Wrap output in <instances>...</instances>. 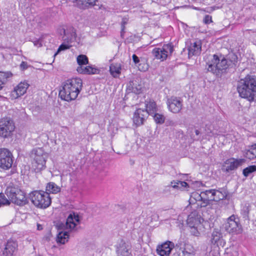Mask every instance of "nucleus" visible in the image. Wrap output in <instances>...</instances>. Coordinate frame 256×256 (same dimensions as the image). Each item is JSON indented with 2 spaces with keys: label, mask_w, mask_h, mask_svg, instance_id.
Returning a JSON list of instances; mask_svg holds the SVG:
<instances>
[{
  "label": "nucleus",
  "mask_w": 256,
  "mask_h": 256,
  "mask_svg": "<svg viewBox=\"0 0 256 256\" xmlns=\"http://www.w3.org/2000/svg\"><path fill=\"white\" fill-rule=\"evenodd\" d=\"M236 90L242 98L250 102L256 100V77L247 75L237 82Z\"/></svg>",
  "instance_id": "1"
},
{
  "label": "nucleus",
  "mask_w": 256,
  "mask_h": 256,
  "mask_svg": "<svg viewBox=\"0 0 256 256\" xmlns=\"http://www.w3.org/2000/svg\"><path fill=\"white\" fill-rule=\"evenodd\" d=\"M82 80L80 78L68 80L65 82V100H75L82 90Z\"/></svg>",
  "instance_id": "2"
},
{
  "label": "nucleus",
  "mask_w": 256,
  "mask_h": 256,
  "mask_svg": "<svg viewBox=\"0 0 256 256\" xmlns=\"http://www.w3.org/2000/svg\"><path fill=\"white\" fill-rule=\"evenodd\" d=\"M208 70L211 72L216 76H220L230 66L228 60L224 56H221L220 59L216 54L212 56V58L208 64Z\"/></svg>",
  "instance_id": "3"
},
{
  "label": "nucleus",
  "mask_w": 256,
  "mask_h": 256,
  "mask_svg": "<svg viewBox=\"0 0 256 256\" xmlns=\"http://www.w3.org/2000/svg\"><path fill=\"white\" fill-rule=\"evenodd\" d=\"M32 203L36 207L41 208H48L51 204V198L48 192L36 190L30 194Z\"/></svg>",
  "instance_id": "4"
},
{
  "label": "nucleus",
  "mask_w": 256,
  "mask_h": 256,
  "mask_svg": "<svg viewBox=\"0 0 256 256\" xmlns=\"http://www.w3.org/2000/svg\"><path fill=\"white\" fill-rule=\"evenodd\" d=\"M32 158V168L35 172H38L45 168L46 154L42 148H38L32 150L31 154Z\"/></svg>",
  "instance_id": "5"
},
{
  "label": "nucleus",
  "mask_w": 256,
  "mask_h": 256,
  "mask_svg": "<svg viewBox=\"0 0 256 256\" xmlns=\"http://www.w3.org/2000/svg\"><path fill=\"white\" fill-rule=\"evenodd\" d=\"M5 193L8 198L10 202L11 201L18 206H24L28 202L24 192L17 188L8 187Z\"/></svg>",
  "instance_id": "6"
},
{
  "label": "nucleus",
  "mask_w": 256,
  "mask_h": 256,
  "mask_svg": "<svg viewBox=\"0 0 256 256\" xmlns=\"http://www.w3.org/2000/svg\"><path fill=\"white\" fill-rule=\"evenodd\" d=\"M80 223V216L78 214H70L65 222V240H68L70 236H74V232H76V226Z\"/></svg>",
  "instance_id": "7"
},
{
  "label": "nucleus",
  "mask_w": 256,
  "mask_h": 256,
  "mask_svg": "<svg viewBox=\"0 0 256 256\" xmlns=\"http://www.w3.org/2000/svg\"><path fill=\"white\" fill-rule=\"evenodd\" d=\"M224 226L226 231L232 235L238 234L242 232L240 219L234 214L232 215L227 218Z\"/></svg>",
  "instance_id": "8"
},
{
  "label": "nucleus",
  "mask_w": 256,
  "mask_h": 256,
  "mask_svg": "<svg viewBox=\"0 0 256 256\" xmlns=\"http://www.w3.org/2000/svg\"><path fill=\"white\" fill-rule=\"evenodd\" d=\"M15 129V125L12 120L5 117L0 120V137L9 138L12 137Z\"/></svg>",
  "instance_id": "9"
},
{
  "label": "nucleus",
  "mask_w": 256,
  "mask_h": 256,
  "mask_svg": "<svg viewBox=\"0 0 256 256\" xmlns=\"http://www.w3.org/2000/svg\"><path fill=\"white\" fill-rule=\"evenodd\" d=\"M174 51V48L172 44H164L162 48H155L152 54L155 58L164 61L166 59L169 54H171Z\"/></svg>",
  "instance_id": "10"
},
{
  "label": "nucleus",
  "mask_w": 256,
  "mask_h": 256,
  "mask_svg": "<svg viewBox=\"0 0 256 256\" xmlns=\"http://www.w3.org/2000/svg\"><path fill=\"white\" fill-rule=\"evenodd\" d=\"M12 152L7 148H0V168L7 170L12 168L13 164Z\"/></svg>",
  "instance_id": "11"
},
{
  "label": "nucleus",
  "mask_w": 256,
  "mask_h": 256,
  "mask_svg": "<svg viewBox=\"0 0 256 256\" xmlns=\"http://www.w3.org/2000/svg\"><path fill=\"white\" fill-rule=\"evenodd\" d=\"M168 110L174 114H178L182 108V100L180 98L172 96L167 100Z\"/></svg>",
  "instance_id": "12"
},
{
  "label": "nucleus",
  "mask_w": 256,
  "mask_h": 256,
  "mask_svg": "<svg viewBox=\"0 0 256 256\" xmlns=\"http://www.w3.org/2000/svg\"><path fill=\"white\" fill-rule=\"evenodd\" d=\"M246 162V160L244 158L236 159L232 158L227 160L223 165L222 170L224 172H229L232 170H236L238 166H242Z\"/></svg>",
  "instance_id": "13"
},
{
  "label": "nucleus",
  "mask_w": 256,
  "mask_h": 256,
  "mask_svg": "<svg viewBox=\"0 0 256 256\" xmlns=\"http://www.w3.org/2000/svg\"><path fill=\"white\" fill-rule=\"evenodd\" d=\"M76 40V30L72 26L67 28L66 31L65 30V50L68 49L72 46Z\"/></svg>",
  "instance_id": "14"
},
{
  "label": "nucleus",
  "mask_w": 256,
  "mask_h": 256,
  "mask_svg": "<svg viewBox=\"0 0 256 256\" xmlns=\"http://www.w3.org/2000/svg\"><path fill=\"white\" fill-rule=\"evenodd\" d=\"M29 86V84L26 81L19 83L11 92L10 96L12 98L16 99L24 95L26 92Z\"/></svg>",
  "instance_id": "15"
},
{
  "label": "nucleus",
  "mask_w": 256,
  "mask_h": 256,
  "mask_svg": "<svg viewBox=\"0 0 256 256\" xmlns=\"http://www.w3.org/2000/svg\"><path fill=\"white\" fill-rule=\"evenodd\" d=\"M148 117V112L144 109L138 108L134 114L133 122L136 126H141Z\"/></svg>",
  "instance_id": "16"
},
{
  "label": "nucleus",
  "mask_w": 256,
  "mask_h": 256,
  "mask_svg": "<svg viewBox=\"0 0 256 256\" xmlns=\"http://www.w3.org/2000/svg\"><path fill=\"white\" fill-rule=\"evenodd\" d=\"M174 246L173 242L167 241L158 246L156 248L157 253L160 256H169Z\"/></svg>",
  "instance_id": "17"
},
{
  "label": "nucleus",
  "mask_w": 256,
  "mask_h": 256,
  "mask_svg": "<svg viewBox=\"0 0 256 256\" xmlns=\"http://www.w3.org/2000/svg\"><path fill=\"white\" fill-rule=\"evenodd\" d=\"M129 246L124 241L122 240L116 246V256H130L131 252Z\"/></svg>",
  "instance_id": "18"
},
{
  "label": "nucleus",
  "mask_w": 256,
  "mask_h": 256,
  "mask_svg": "<svg viewBox=\"0 0 256 256\" xmlns=\"http://www.w3.org/2000/svg\"><path fill=\"white\" fill-rule=\"evenodd\" d=\"M200 216L196 211L192 212L188 216L187 224L190 227L200 226Z\"/></svg>",
  "instance_id": "19"
},
{
  "label": "nucleus",
  "mask_w": 256,
  "mask_h": 256,
  "mask_svg": "<svg viewBox=\"0 0 256 256\" xmlns=\"http://www.w3.org/2000/svg\"><path fill=\"white\" fill-rule=\"evenodd\" d=\"M221 190H214L207 192L208 193L212 192V196H208L209 202L210 200L218 202L225 199L227 196L228 192L224 190L221 189Z\"/></svg>",
  "instance_id": "20"
},
{
  "label": "nucleus",
  "mask_w": 256,
  "mask_h": 256,
  "mask_svg": "<svg viewBox=\"0 0 256 256\" xmlns=\"http://www.w3.org/2000/svg\"><path fill=\"white\" fill-rule=\"evenodd\" d=\"M202 50V43L200 40L192 42L188 48V58L193 56H198L200 54Z\"/></svg>",
  "instance_id": "21"
},
{
  "label": "nucleus",
  "mask_w": 256,
  "mask_h": 256,
  "mask_svg": "<svg viewBox=\"0 0 256 256\" xmlns=\"http://www.w3.org/2000/svg\"><path fill=\"white\" fill-rule=\"evenodd\" d=\"M77 72L80 74H98L100 70L92 66H78L76 68Z\"/></svg>",
  "instance_id": "22"
},
{
  "label": "nucleus",
  "mask_w": 256,
  "mask_h": 256,
  "mask_svg": "<svg viewBox=\"0 0 256 256\" xmlns=\"http://www.w3.org/2000/svg\"><path fill=\"white\" fill-rule=\"evenodd\" d=\"M58 234L56 238L58 244H64V224L60 222H57L55 224Z\"/></svg>",
  "instance_id": "23"
},
{
  "label": "nucleus",
  "mask_w": 256,
  "mask_h": 256,
  "mask_svg": "<svg viewBox=\"0 0 256 256\" xmlns=\"http://www.w3.org/2000/svg\"><path fill=\"white\" fill-rule=\"evenodd\" d=\"M211 242L217 246H222L224 243L222 234L218 229H214L211 238Z\"/></svg>",
  "instance_id": "24"
},
{
  "label": "nucleus",
  "mask_w": 256,
  "mask_h": 256,
  "mask_svg": "<svg viewBox=\"0 0 256 256\" xmlns=\"http://www.w3.org/2000/svg\"><path fill=\"white\" fill-rule=\"evenodd\" d=\"M191 198H194L196 202H201L200 204V207H205L209 204L208 198H205L202 192L199 194L197 192L192 193Z\"/></svg>",
  "instance_id": "25"
},
{
  "label": "nucleus",
  "mask_w": 256,
  "mask_h": 256,
  "mask_svg": "<svg viewBox=\"0 0 256 256\" xmlns=\"http://www.w3.org/2000/svg\"><path fill=\"white\" fill-rule=\"evenodd\" d=\"M16 246L17 244L11 240H8L6 245L3 254L5 256H12L16 250Z\"/></svg>",
  "instance_id": "26"
},
{
  "label": "nucleus",
  "mask_w": 256,
  "mask_h": 256,
  "mask_svg": "<svg viewBox=\"0 0 256 256\" xmlns=\"http://www.w3.org/2000/svg\"><path fill=\"white\" fill-rule=\"evenodd\" d=\"M145 104L146 108L144 110L148 112V116L153 114L156 112L158 110L156 104L154 100H150L149 101H146Z\"/></svg>",
  "instance_id": "27"
},
{
  "label": "nucleus",
  "mask_w": 256,
  "mask_h": 256,
  "mask_svg": "<svg viewBox=\"0 0 256 256\" xmlns=\"http://www.w3.org/2000/svg\"><path fill=\"white\" fill-rule=\"evenodd\" d=\"M122 66L120 63H114L110 64V74L114 78L118 76L121 72Z\"/></svg>",
  "instance_id": "28"
},
{
  "label": "nucleus",
  "mask_w": 256,
  "mask_h": 256,
  "mask_svg": "<svg viewBox=\"0 0 256 256\" xmlns=\"http://www.w3.org/2000/svg\"><path fill=\"white\" fill-rule=\"evenodd\" d=\"M60 188L59 186H57L53 182H48L46 186V192H48V195L50 194H57L60 192Z\"/></svg>",
  "instance_id": "29"
},
{
  "label": "nucleus",
  "mask_w": 256,
  "mask_h": 256,
  "mask_svg": "<svg viewBox=\"0 0 256 256\" xmlns=\"http://www.w3.org/2000/svg\"><path fill=\"white\" fill-rule=\"evenodd\" d=\"M80 8H85L96 5V0H76Z\"/></svg>",
  "instance_id": "30"
},
{
  "label": "nucleus",
  "mask_w": 256,
  "mask_h": 256,
  "mask_svg": "<svg viewBox=\"0 0 256 256\" xmlns=\"http://www.w3.org/2000/svg\"><path fill=\"white\" fill-rule=\"evenodd\" d=\"M12 76V74L10 72H0V90L3 88V85L7 82L8 79Z\"/></svg>",
  "instance_id": "31"
},
{
  "label": "nucleus",
  "mask_w": 256,
  "mask_h": 256,
  "mask_svg": "<svg viewBox=\"0 0 256 256\" xmlns=\"http://www.w3.org/2000/svg\"><path fill=\"white\" fill-rule=\"evenodd\" d=\"M249 149L246 150V156L250 160L256 158V144L248 146Z\"/></svg>",
  "instance_id": "32"
},
{
  "label": "nucleus",
  "mask_w": 256,
  "mask_h": 256,
  "mask_svg": "<svg viewBox=\"0 0 256 256\" xmlns=\"http://www.w3.org/2000/svg\"><path fill=\"white\" fill-rule=\"evenodd\" d=\"M128 88L130 90H132V92L136 94H139L142 92V86L140 84H136L133 82H130Z\"/></svg>",
  "instance_id": "33"
},
{
  "label": "nucleus",
  "mask_w": 256,
  "mask_h": 256,
  "mask_svg": "<svg viewBox=\"0 0 256 256\" xmlns=\"http://www.w3.org/2000/svg\"><path fill=\"white\" fill-rule=\"evenodd\" d=\"M188 186L187 182H185L176 180L171 182V186L174 188L182 189Z\"/></svg>",
  "instance_id": "34"
},
{
  "label": "nucleus",
  "mask_w": 256,
  "mask_h": 256,
  "mask_svg": "<svg viewBox=\"0 0 256 256\" xmlns=\"http://www.w3.org/2000/svg\"><path fill=\"white\" fill-rule=\"evenodd\" d=\"M76 61L79 66H84L88 63V57L84 54L79 55L77 57Z\"/></svg>",
  "instance_id": "35"
},
{
  "label": "nucleus",
  "mask_w": 256,
  "mask_h": 256,
  "mask_svg": "<svg viewBox=\"0 0 256 256\" xmlns=\"http://www.w3.org/2000/svg\"><path fill=\"white\" fill-rule=\"evenodd\" d=\"M250 210V206L249 204L244 205L241 210V214L242 218L245 220H248V214Z\"/></svg>",
  "instance_id": "36"
},
{
  "label": "nucleus",
  "mask_w": 256,
  "mask_h": 256,
  "mask_svg": "<svg viewBox=\"0 0 256 256\" xmlns=\"http://www.w3.org/2000/svg\"><path fill=\"white\" fill-rule=\"evenodd\" d=\"M153 118L154 122L158 124H162L164 122L165 117L164 116L156 112L153 114Z\"/></svg>",
  "instance_id": "37"
},
{
  "label": "nucleus",
  "mask_w": 256,
  "mask_h": 256,
  "mask_svg": "<svg viewBox=\"0 0 256 256\" xmlns=\"http://www.w3.org/2000/svg\"><path fill=\"white\" fill-rule=\"evenodd\" d=\"M140 71L146 72L148 70L149 66L144 59H141L140 62L136 66Z\"/></svg>",
  "instance_id": "38"
},
{
  "label": "nucleus",
  "mask_w": 256,
  "mask_h": 256,
  "mask_svg": "<svg viewBox=\"0 0 256 256\" xmlns=\"http://www.w3.org/2000/svg\"><path fill=\"white\" fill-rule=\"evenodd\" d=\"M256 171V166H250L243 170L242 174L244 176L247 177L251 173Z\"/></svg>",
  "instance_id": "39"
},
{
  "label": "nucleus",
  "mask_w": 256,
  "mask_h": 256,
  "mask_svg": "<svg viewBox=\"0 0 256 256\" xmlns=\"http://www.w3.org/2000/svg\"><path fill=\"white\" fill-rule=\"evenodd\" d=\"M129 20V18L127 16H124L122 18L121 22V36H123L125 33V26L128 24Z\"/></svg>",
  "instance_id": "40"
},
{
  "label": "nucleus",
  "mask_w": 256,
  "mask_h": 256,
  "mask_svg": "<svg viewBox=\"0 0 256 256\" xmlns=\"http://www.w3.org/2000/svg\"><path fill=\"white\" fill-rule=\"evenodd\" d=\"M226 59L228 60V62L230 65H235L236 63L237 62L238 57L234 53H230L228 54Z\"/></svg>",
  "instance_id": "41"
},
{
  "label": "nucleus",
  "mask_w": 256,
  "mask_h": 256,
  "mask_svg": "<svg viewBox=\"0 0 256 256\" xmlns=\"http://www.w3.org/2000/svg\"><path fill=\"white\" fill-rule=\"evenodd\" d=\"M10 202L2 194H0V207L3 206L9 205Z\"/></svg>",
  "instance_id": "42"
},
{
  "label": "nucleus",
  "mask_w": 256,
  "mask_h": 256,
  "mask_svg": "<svg viewBox=\"0 0 256 256\" xmlns=\"http://www.w3.org/2000/svg\"><path fill=\"white\" fill-rule=\"evenodd\" d=\"M203 22L205 24H209L212 22V16L208 14L206 15L204 18Z\"/></svg>",
  "instance_id": "43"
},
{
  "label": "nucleus",
  "mask_w": 256,
  "mask_h": 256,
  "mask_svg": "<svg viewBox=\"0 0 256 256\" xmlns=\"http://www.w3.org/2000/svg\"><path fill=\"white\" fill-rule=\"evenodd\" d=\"M199 226L196 227H190V232L194 236H198L200 232L198 230V228Z\"/></svg>",
  "instance_id": "44"
},
{
  "label": "nucleus",
  "mask_w": 256,
  "mask_h": 256,
  "mask_svg": "<svg viewBox=\"0 0 256 256\" xmlns=\"http://www.w3.org/2000/svg\"><path fill=\"white\" fill-rule=\"evenodd\" d=\"M132 60L134 64L137 66L140 62V60L139 58L136 56L135 54H134L132 56Z\"/></svg>",
  "instance_id": "45"
},
{
  "label": "nucleus",
  "mask_w": 256,
  "mask_h": 256,
  "mask_svg": "<svg viewBox=\"0 0 256 256\" xmlns=\"http://www.w3.org/2000/svg\"><path fill=\"white\" fill-rule=\"evenodd\" d=\"M58 96L62 100H64V86H61V89L60 90Z\"/></svg>",
  "instance_id": "46"
},
{
  "label": "nucleus",
  "mask_w": 256,
  "mask_h": 256,
  "mask_svg": "<svg viewBox=\"0 0 256 256\" xmlns=\"http://www.w3.org/2000/svg\"><path fill=\"white\" fill-rule=\"evenodd\" d=\"M20 67L21 70H25L28 68V63L26 62H22L20 66Z\"/></svg>",
  "instance_id": "47"
},
{
  "label": "nucleus",
  "mask_w": 256,
  "mask_h": 256,
  "mask_svg": "<svg viewBox=\"0 0 256 256\" xmlns=\"http://www.w3.org/2000/svg\"><path fill=\"white\" fill-rule=\"evenodd\" d=\"M212 190H206L204 192H202V194H203V196H205V198H208V196H212V192L208 193V192H207L212 191Z\"/></svg>",
  "instance_id": "48"
},
{
  "label": "nucleus",
  "mask_w": 256,
  "mask_h": 256,
  "mask_svg": "<svg viewBox=\"0 0 256 256\" xmlns=\"http://www.w3.org/2000/svg\"><path fill=\"white\" fill-rule=\"evenodd\" d=\"M64 50V42H62L59 48H58L56 52L54 54V56H56V54H58V53L60 52V51H62V50Z\"/></svg>",
  "instance_id": "49"
},
{
  "label": "nucleus",
  "mask_w": 256,
  "mask_h": 256,
  "mask_svg": "<svg viewBox=\"0 0 256 256\" xmlns=\"http://www.w3.org/2000/svg\"><path fill=\"white\" fill-rule=\"evenodd\" d=\"M34 44L38 47H40L42 46V44L40 40H34Z\"/></svg>",
  "instance_id": "50"
},
{
  "label": "nucleus",
  "mask_w": 256,
  "mask_h": 256,
  "mask_svg": "<svg viewBox=\"0 0 256 256\" xmlns=\"http://www.w3.org/2000/svg\"><path fill=\"white\" fill-rule=\"evenodd\" d=\"M37 226H38V230H41L42 228V226L40 224H38Z\"/></svg>",
  "instance_id": "51"
},
{
  "label": "nucleus",
  "mask_w": 256,
  "mask_h": 256,
  "mask_svg": "<svg viewBox=\"0 0 256 256\" xmlns=\"http://www.w3.org/2000/svg\"><path fill=\"white\" fill-rule=\"evenodd\" d=\"M195 133H196V135L198 136V135L200 134V131L198 130H195Z\"/></svg>",
  "instance_id": "52"
}]
</instances>
